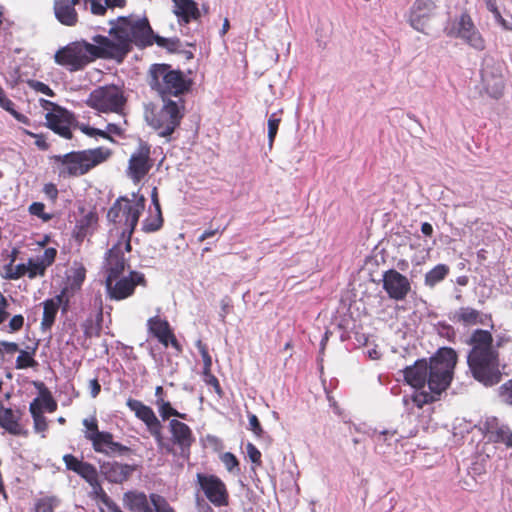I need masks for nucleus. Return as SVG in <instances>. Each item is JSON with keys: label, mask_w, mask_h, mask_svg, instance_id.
<instances>
[{"label": "nucleus", "mask_w": 512, "mask_h": 512, "mask_svg": "<svg viewBox=\"0 0 512 512\" xmlns=\"http://www.w3.org/2000/svg\"><path fill=\"white\" fill-rule=\"evenodd\" d=\"M137 285L146 286L145 275L138 271H130L128 276L117 279L105 278L107 296L111 300H124L133 295Z\"/></svg>", "instance_id": "obj_12"}, {"label": "nucleus", "mask_w": 512, "mask_h": 512, "mask_svg": "<svg viewBox=\"0 0 512 512\" xmlns=\"http://www.w3.org/2000/svg\"><path fill=\"white\" fill-rule=\"evenodd\" d=\"M132 197V201L125 196L119 197L107 213V218L110 222L124 226L120 236L122 240L129 239L131 241V236L138 224L139 217L145 208L146 199L143 195L133 193Z\"/></svg>", "instance_id": "obj_7"}, {"label": "nucleus", "mask_w": 512, "mask_h": 512, "mask_svg": "<svg viewBox=\"0 0 512 512\" xmlns=\"http://www.w3.org/2000/svg\"><path fill=\"white\" fill-rule=\"evenodd\" d=\"M149 74V85L161 98H182L190 89L191 82L184 73L172 69L168 64H153Z\"/></svg>", "instance_id": "obj_6"}, {"label": "nucleus", "mask_w": 512, "mask_h": 512, "mask_svg": "<svg viewBox=\"0 0 512 512\" xmlns=\"http://www.w3.org/2000/svg\"><path fill=\"white\" fill-rule=\"evenodd\" d=\"M488 439L496 443H503L507 447H512V432L507 425L502 424Z\"/></svg>", "instance_id": "obj_33"}, {"label": "nucleus", "mask_w": 512, "mask_h": 512, "mask_svg": "<svg viewBox=\"0 0 512 512\" xmlns=\"http://www.w3.org/2000/svg\"><path fill=\"white\" fill-rule=\"evenodd\" d=\"M148 331L158 339V341L168 347L171 345L177 352H182V346L173 334L167 320L154 316L147 321Z\"/></svg>", "instance_id": "obj_22"}, {"label": "nucleus", "mask_w": 512, "mask_h": 512, "mask_svg": "<svg viewBox=\"0 0 512 512\" xmlns=\"http://www.w3.org/2000/svg\"><path fill=\"white\" fill-rule=\"evenodd\" d=\"M480 425V429L485 433L487 438H489L490 435L496 432V430H498L502 424H500L498 418L490 416L486 417L485 420L480 423Z\"/></svg>", "instance_id": "obj_42"}, {"label": "nucleus", "mask_w": 512, "mask_h": 512, "mask_svg": "<svg viewBox=\"0 0 512 512\" xmlns=\"http://www.w3.org/2000/svg\"><path fill=\"white\" fill-rule=\"evenodd\" d=\"M24 317L22 315H15L9 322V327L12 331H18L23 327Z\"/></svg>", "instance_id": "obj_63"}, {"label": "nucleus", "mask_w": 512, "mask_h": 512, "mask_svg": "<svg viewBox=\"0 0 512 512\" xmlns=\"http://www.w3.org/2000/svg\"><path fill=\"white\" fill-rule=\"evenodd\" d=\"M456 363V351L450 347H442L429 362L426 359H420L404 369V378L409 385L422 389L427 384L430 390L429 392L415 391L412 400L417 407L422 408L425 404L438 400L453 379Z\"/></svg>", "instance_id": "obj_1"}, {"label": "nucleus", "mask_w": 512, "mask_h": 512, "mask_svg": "<svg viewBox=\"0 0 512 512\" xmlns=\"http://www.w3.org/2000/svg\"><path fill=\"white\" fill-rule=\"evenodd\" d=\"M71 294L72 293L69 290V288L68 287H64L60 291V293L55 296V297H60L61 298L60 308L62 310V313H66L69 310V303H70V295Z\"/></svg>", "instance_id": "obj_55"}, {"label": "nucleus", "mask_w": 512, "mask_h": 512, "mask_svg": "<svg viewBox=\"0 0 512 512\" xmlns=\"http://www.w3.org/2000/svg\"><path fill=\"white\" fill-rule=\"evenodd\" d=\"M127 407L135 413V416L142 410L145 406L140 400L129 398L126 402Z\"/></svg>", "instance_id": "obj_62"}, {"label": "nucleus", "mask_w": 512, "mask_h": 512, "mask_svg": "<svg viewBox=\"0 0 512 512\" xmlns=\"http://www.w3.org/2000/svg\"><path fill=\"white\" fill-rule=\"evenodd\" d=\"M131 249V241L129 239H119L117 243L107 250L103 262L105 278L117 279L123 276L125 268L128 266L125 253H129Z\"/></svg>", "instance_id": "obj_13"}, {"label": "nucleus", "mask_w": 512, "mask_h": 512, "mask_svg": "<svg viewBox=\"0 0 512 512\" xmlns=\"http://www.w3.org/2000/svg\"><path fill=\"white\" fill-rule=\"evenodd\" d=\"M246 450H247V454H248V457L251 460V462L256 465H260L261 464V452L257 449V447L254 444L249 442L246 445Z\"/></svg>", "instance_id": "obj_56"}, {"label": "nucleus", "mask_w": 512, "mask_h": 512, "mask_svg": "<svg viewBox=\"0 0 512 512\" xmlns=\"http://www.w3.org/2000/svg\"><path fill=\"white\" fill-rule=\"evenodd\" d=\"M63 461L65 463V466L68 470H71L75 473L78 474V472L80 471V469L83 467V465L85 464L84 461H81L79 460L78 458H76L74 455L72 454H66L63 456Z\"/></svg>", "instance_id": "obj_47"}, {"label": "nucleus", "mask_w": 512, "mask_h": 512, "mask_svg": "<svg viewBox=\"0 0 512 512\" xmlns=\"http://www.w3.org/2000/svg\"><path fill=\"white\" fill-rule=\"evenodd\" d=\"M482 312L471 307H460L450 313L449 319L455 323H461L463 326L469 327L478 323H484L482 320Z\"/></svg>", "instance_id": "obj_27"}, {"label": "nucleus", "mask_w": 512, "mask_h": 512, "mask_svg": "<svg viewBox=\"0 0 512 512\" xmlns=\"http://www.w3.org/2000/svg\"><path fill=\"white\" fill-rule=\"evenodd\" d=\"M136 417L145 423L159 449L164 450L166 453L173 452L172 445L165 442L162 434V424L151 407L145 405Z\"/></svg>", "instance_id": "obj_20"}, {"label": "nucleus", "mask_w": 512, "mask_h": 512, "mask_svg": "<svg viewBox=\"0 0 512 512\" xmlns=\"http://www.w3.org/2000/svg\"><path fill=\"white\" fill-rule=\"evenodd\" d=\"M57 503L58 501L55 497L41 498L35 504V512H54Z\"/></svg>", "instance_id": "obj_40"}, {"label": "nucleus", "mask_w": 512, "mask_h": 512, "mask_svg": "<svg viewBox=\"0 0 512 512\" xmlns=\"http://www.w3.org/2000/svg\"><path fill=\"white\" fill-rule=\"evenodd\" d=\"M25 274H27V266H26V264L20 263V264L14 266V271H13V273H10L8 275V279L9 280L19 279L20 277L24 276Z\"/></svg>", "instance_id": "obj_60"}, {"label": "nucleus", "mask_w": 512, "mask_h": 512, "mask_svg": "<svg viewBox=\"0 0 512 512\" xmlns=\"http://www.w3.org/2000/svg\"><path fill=\"white\" fill-rule=\"evenodd\" d=\"M54 16L64 26L73 27L78 23V13L68 0H54Z\"/></svg>", "instance_id": "obj_25"}, {"label": "nucleus", "mask_w": 512, "mask_h": 512, "mask_svg": "<svg viewBox=\"0 0 512 512\" xmlns=\"http://www.w3.org/2000/svg\"><path fill=\"white\" fill-rule=\"evenodd\" d=\"M33 418L34 428L37 432H43L47 429V420L44 415H36Z\"/></svg>", "instance_id": "obj_61"}, {"label": "nucleus", "mask_w": 512, "mask_h": 512, "mask_svg": "<svg viewBox=\"0 0 512 512\" xmlns=\"http://www.w3.org/2000/svg\"><path fill=\"white\" fill-rule=\"evenodd\" d=\"M43 102V106L52 105L56 108L53 112H48L46 114L47 126L60 135L63 138L71 139L72 132L70 130V120L72 115L64 108L56 106L54 103L48 100H41Z\"/></svg>", "instance_id": "obj_19"}, {"label": "nucleus", "mask_w": 512, "mask_h": 512, "mask_svg": "<svg viewBox=\"0 0 512 512\" xmlns=\"http://www.w3.org/2000/svg\"><path fill=\"white\" fill-rule=\"evenodd\" d=\"M150 147L146 143H140L136 152H134L128 165V173L134 182L143 179L151 168Z\"/></svg>", "instance_id": "obj_21"}, {"label": "nucleus", "mask_w": 512, "mask_h": 512, "mask_svg": "<svg viewBox=\"0 0 512 512\" xmlns=\"http://www.w3.org/2000/svg\"><path fill=\"white\" fill-rule=\"evenodd\" d=\"M281 122V117L277 112L272 113L268 118V148L271 150L273 148V143L275 137L278 132L279 124Z\"/></svg>", "instance_id": "obj_36"}, {"label": "nucleus", "mask_w": 512, "mask_h": 512, "mask_svg": "<svg viewBox=\"0 0 512 512\" xmlns=\"http://www.w3.org/2000/svg\"><path fill=\"white\" fill-rule=\"evenodd\" d=\"M480 74L487 94L494 99H499L505 88L502 65L492 56L485 55L482 59Z\"/></svg>", "instance_id": "obj_11"}, {"label": "nucleus", "mask_w": 512, "mask_h": 512, "mask_svg": "<svg viewBox=\"0 0 512 512\" xmlns=\"http://www.w3.org/2000/svg\"><path fill=\"white\" fill-rule=\"evenodd\" d=\"M97 216L93 212H89L86 215H84L79 221L78 226L81 230H85L88 227H90L92 224L96 223Z\"/></svg>", "instance_id": "obj_58"}, {"label": "nucleus", "mask_w": 512, "mask_h": 512, "mask_svg": "<svg viewBox=\"0 0 512 512\" xmlns=\"http://www.w3.org/2000/svg\"><path fill=\"white\" fill-rule=\"evenodd\" d=\"M220 459L229 472H233V470L239 466L236 456L231 452L223 453Z\"/></svg>", "instance_id": "obj_52"}, {"label": "nucleus", "mask_w": 512, "mask_h": 512, "mask_svg": "<svg viewBox=\"0 0 512 512\" xmlns=\"http://www.w3.org/2000/svg\"><path fill=\"white\" fill-rule=\"evenodd\" d=\"M382 282L389 298L395 301H403L411 291L409 279L395 269L385 271Z\"/></svg>", "instance_id": "obj_17"}, {"label": "nucleus", "mask_w": 512, "mask_h": 512, "mask_svg": "<svg viewBox=\"0 0 512 512\" xmlns=\"http://www.w3.org/2000/svg\"><path fill=\"white\" fill-rule=\"evenodd\" d=\"M247 417L249 420V430H251L257 438H263L266 433L263 430L258 417L251 412H248Z\"/></svg>", "instance_id": "obj_46"}, {"label": "nucleus", "mask_w": 512, "mask_h": 512, "mask_svg": "<svg viewBox=\"0 0 512 512\" xmlns=\"http://www.w3.org/2000/svg\"><path fill=\"white\" fill-rule=\"evenodd\" d=\"M491 13L493 14L494 20L497 24H499L504 30L512 31V22L503 18L499 9H496Z\"/></svg>", "instance_id": "obj_59"}, {"label": "nucleus", "mask_w": 512, "mask_h": 512, "mask_svg": "<svg viewBox=\"0 0 512 512\" xmlns=\"http://www.w3.org/2000/svg\"><path fill=\"white\" fill-rule=\"evenodd\" d=\"M403 437H405V435L400 434L397 430L378 431L375 429L373 438L376 452L390 461L391 455L396 450L400 438Z\"/></svg>", "instance_id": "obj_23"}, {"label": "nucleus", "mask_w": 512, "mask_h": 512, "mask_svg": "<svg viewBox=\"0 0 512 512\" xmlns=\"http://www.w3.org/2000/svg\"><path fill=\"white\" fill-rule=\"evenodd\" d=\"M110 155V149L98 147L77 152L72 151L64 155H55L54 160L65 166V170L61 173H67L69 176H80L106 161Z\"/></svg>", "instance_id": "obj_8"}, {"label": "nucleus", "mask_w": 512, "mask_h": 512, "mask_svg": "<svg viewBox=\"0 0 512 512\" xmlns=\"http://www.w3.org/2000/svg\"><path fill=\"white\" fill-rule=\"evenodd\" d=\"M436 8L433 0H415L408 15L411 27L419 32H424L428 21L435 14Z\"/></svg>", "instance_id": "obj_18"}, {"label": "nucleus", "mask_w": 512, "mask_h": 512, "mask_svg": "<svg viewBox=\"0 0 512 512\" xmlns=\"http://www.w3.org/2000/svg\"><path fill=\"white\" fill-rule=\"evenodd\" d=\"M173 12L177 16L180 25L198 20L201 16L198 5L193 0H179L174 4Z\"/></svg>", "instance_id": "obj_26"}, {"label": "nucleus", "mask_w": 512, "mask_h": 512, "mask_svg": "<svg viewBox=\"0 0 512 512\" xmlns=\"http://www.w3.org/2000/svg\"><path fill=\"white\" fill-rule=\"evenodd\" d=\"M161 106H155L145 112L147 124L157 131L160 137L168 138L180 126L185 116V101L183 98H161Z\"/></svg>", "instance_id": "obj_5"}, {"label": "nucleus", "mask_w": 512, "mask_h": 512, "mask_svg": "<svg viewBox=\"0 0 512 512\" xmlns=\"http://www.w3.org/2000/svg\"><path fill=\"white\" fill-rule=\"evenodd\" d=\"M151 505L153 506V512H175L168 501L161 495L151 493L149 495Z\"/></svg>", "instance_id": "obj_38"}, {"label": "nucleus", "mask_w": 512, "mask_h": 512, "mask_svg": "<svg viewBox=\"0 0 512 512\" xmlns=\"http://www.w3.org/2000/svg\"><path fill=\"white\" fill-rule=\"evenodd\" d=\"M499 397L502 402L512 406V379L499 387Z\"/></svg>", "instance_id": "obj_49"}, {"label": "nucleus", "mask_w": 512, "mask_h": 512, "mask_svg": "<svg viewBox=\"0 0 512 512\" xmlns=\"http://www.w3.org/2000/svg\"><path fill=\"white\" fill-rule=\"evenodd\" d=\"M450 268L446 264H438L425 274L424 283L426 286L434 287L443 281L449 274Z\"/></svg>", "instance_id": "obj_31"}, {"label": "nucleus", "mask_w": 512, "mask_h": 512, "mask_svg": "<svg viewBox=\"0 0 512 512\" xmlns=\"http://www.w3.org/2000/svg\"><path fill=\"white\" fill-rule=\"evenodd\" d=\"M163 225V218L161 211L156 212L154 216H150L143 220L142 230L146 233L158 231Z\"/></svg>", "instance_id": "obj_37"}, {"label": "nucleus", "mask_w": 512, "mask_h": 512, "mask_svg": "<svg viewBox=\"0 0 512 512\" xmlns=\"http://www.w3.org/2000/svg\"><path fill=\"white\" fill-rule=\"evenodd\" d=\"M447 34L448 36L461 38L465 43L477 51H483L486 47L484 38L475 27L471 17L467 13L461 14Z\"/></svg>", "instance_id": "obj_15"}, {"label": "nucleus", "mask_w": 512, "mask_h": 512, "mask_svg": "<svg viewBox=\"0 0 512 512\" xmlns=\"http://www.w3.org/2000/svg\"><path fill=\"white\" fill-rule=\"evenodd\" d=\"M158 408V412L162 420H168L170 417L177 415V410L172 407L171 403L165 399H159L155 401Z\"/></svg>", "instance_id": "obj_39"}, {"label": "nucleus", "mask_w": 512, "mask_h": 512, "mask_svg": "<svg viewBox=\"0 0 512 512\" xmlns=\"http://www.w3.org/2000/svg\"><path fill=\"white\" fill-rule=\"evenodd\" d=\"M26 266L27 275L30 279H33L38 275L43 276L45 274L46 268L38 260L30 258Z\"/></svg>", "instance_id": "obj_44"}, {"label": "nucleus", "mask_w": 512, "mask_h": 512, "mask_svg": "<svg viewBox=\"0 0 512 512\" xmlns=\"http://www.w3.org/2000/svg\"><path fill=\"white\" fill-rule=\"evenodd\" d=\"M168 428L171 439L170 441L165 440V442L171 444L172 449L177 446L180 450L179 455L184 459H189L191 446L195 441L191 428L177 419L170 420ZM171 454H175V450Z\"/></svg>", "instance_id": "obj_16"}, {"label": "nucleus", "mask_w": 512, "mask_h": 512, "mask_svg": "<svg viewBox=\"0 0 512 512\" xmlns=\"http://www.w3.org/2000/svg\"><path fill=\"white\" fill-rule=\"evenodd\" d=\"M0 426L8 431L10 434H20V425L18 423V417L14 414L10 408H2L0 410Z\"/></svg>", "instance_id": "obj_30"}, {"label": "nucleus", "mask_w": 512, "mask_h": 512, "mask_svg": "<svg viewBox=\"0 0 512 512\" xmlns=\"http://www.w3.org/2000/svg\"><path fill=\"white\" fill-rule=\"evenodd\" d=\"M82 424L86 428L84 437L91 442L95 452L108 457H127L133 454L130 447L114 441L112 433L99 431L98 421L95 417L83 419Z\"/></svg>", "instance_id": "obj_9"}, {"label": "nucleus", "mask_w": 512, "mask_h": 512, "mask_svg": "<svg viewBox=\"0 0 512 512\" xmlns=\"http://www.w3.org/2000/svg\"><path fill=\"white\" fill-rule=\"evenodd\" d=\"M81 131L90 136V137H94V136H100L104 139H107L111 142H114L113 138L104 130H100V129H97V128H94V127H90L88 125H82L81 126Z\"/></svg>", "instance_id": "obj_53"}, {"label": "nucleus", "mask_w": 512, "mask_h": 512, "mask_svg": "<svg viewBox=\"0 0 512 512\" xmlns=\"http://www.w3.org/2000/svg\"><path fill=\"white\" fill-rule=\"evenodd\" d=\"M45 205L41 202H33L28 210L31 215L37 216L44 221H49L51 219V215L44 212Z\"/></svg>", "instance_id": "obj_50"}, {"label": "nucleus", "mask_w": 512, "mask_h": 512, "mask_svg": "<svg viewBox=\"0 0 512 512\" xmlns=\"http://www.w3.org/2000/svg\"><path fill=\"white\" fill-rule=\"evenodd\" d=\"M61 298L53 297L46 299L43 305V316L41 320L42 331H49L55 323V319L60 309Z\"/></svg>", "instance_id": "obj_28"}, {"label": "nucleus", "mask_w": 512, "mask_h": 512, "mask_svg": "<svg viewBox=\"0 0 512 512\" xmlns=\"http://www.w3.org/2000/svg\"><path fill=\"white\" fill-rule=\"evenodd\" d=\"M435 328H436L439 336L446 338L450 342H454V340L456 338V332H455V329L453 328V326H451L450 324H448L446 322H438L435 325Z\"/></svg>", "instance_id": "obj_43"}, {"label": "nucleus", "mask_w": 512, "mask_h": 512, "mask_svg": "<svg viewBox=\"0 0 512 512\" xmlns=\"http://www.w3.org/2000/svg\"><path fill=\"white\" fill-rule=\"evenodd\" d=\"M36 348L32 350V352H28L25 350H20V353L16 359L15 368L16 369H26L30 367H35L38 365L37 361L33 358Z\"/></svg>", "instance_id": "obj_34"}, {"label": "nucleus", "mask_w": 512, "mask_h": 512, "mask_svg": "<svg viewBox=\"0 0 512 512\" xmlns=\"http://www.w3.org/2000/svg\"><path fill=\"white\" fill-rule=\"evenodd\" d=\"M467 343L471 346L467 364L473 378L486 387L498 384L502 379V372L499 352L493 347L492 334L488 330L476 329Z\"/></svg>", "instance_id": "obj_3"}, {"label": "nucleus", "mask_w": 512, "mask_h": 512, "mask_svg": "<svg viewBox=\"0 0 512 512\" xmlns=\"http://www.w3.org/2000/svg\"><path fill=\"white\" fill-rule=\"evenodd\" d=\"M135 470V465L123 464L117 461H107L100 465V473L107 481L115 484H121L128 480Z\"/></svg>", "instance_id": "obj_24"}, {"label": "nucleus", "mask_w": 512, "mask_h": 512, "mask_svg": "<svg viewBox=\"0 0 512 512\" xmlns=\"http://www.w3.org/2000/svg\"><path fill=\"white\" fill-rule=\"evenodd\" d=\"M102 35H95L92 40L95 44L85 40L75 41L60 48L54 55V61L70 72L83 70L90 62L97 58H109L108 50L98 39Z\"/></svg>", "instance_id": "obj_4"}, {"label": "nucleus", "mask_w": 512, "mask_h": 512, "mask_svg": "<svg viewBox=\"0 0 512 512\" xmlns=\"http://www.w3.org/2000/svg\"><path fill=\"white\" fill-rule=\"evenodd\" d=\"M110 39L106 36L98 37L108 50L110 59L122 61L131 51L132 45L143 49L153 45L155 33L147 17L137 18L134 15L119 16L109 21Z\"/></svg>", "instance_id": "obj_2"}, {"label": "nucleus", "mask_w": 512, "mask_h": 512, "mask_svg": "<svg viewBox=\"0 0 512 512\" xmlns=\"http://www.w3.org/2000/svg\"><path fill=\"white\" fill-rule=\"evenodd\" d=\"M124 500L131 512H153L150 499L143 492H127Z\"/></svg>", "instance_id": "obj_29"}, {"label": "nucleus", "mask_w": 512, "mask_h": 512, "mask_svg": "<svg viewBox=\"0 0 512 512\" xmlns=\"http://www.w3.org/2000/svg\"><path fill=\"white\" fill-rule=\"evenodd\" d=\"M156 43L159 47L165 48L168 52L175 53L181 47V41L179 38H165L155 34V39L153 40V44Z\"/></svg>", "instance_id": "obj_35"}, {"label": "nucleus", "mask_w": 512, "mask_h": 512, "mask_svg": "<svg viewBox=\"0 0 512 512\" xmlns=\"http://www.w3.org/2000/svg\"><path fill=\"white\" fill-rule=\"evenodd\" d=\"M88 3L90 4V11L93 15L96 16H103L107 12V6L105 1L101 0H88Z\"/></svg>", "instance_id": "obj_54"}, {"label": "nucleus", "mask_w": 512, "mask_h": 512, "mask_svg": "<svg viewBox=\"0 0 512 512\" xmlns=\"http://www.w3.org/2000/svg\"><path fill=\"white\" fill-rule=\"evenodd\" d=\"M28 86L35 90L36 92H40L42 94H45L48 97H54L55 92L45 83L38 81V80H28L27 81Z\"/></svg>", "instance_id": "obj_48"}, {"label": "nucleus", "mask_w": 512, "mask_h": 512, "mask_svg": "<svg viewBox=\"0 0 512 512\" xmlns=\"http://www.w3.org/2000/svg\"><path fill=\"white\" fill-rule=\"evenodd\" d=\"M57 255V250L55 248L49 247L44 250V253L37 258V260L44 265L45 268L49 267L55 261Z\"/></svg>", "instance_id": "obj_51"}, {"label": "nucleus", "mask_w": 512, "mask_h": 512, "mask_svg": "<svg viewBox=\"0 0 512 512\" xmlns=\"http://www.w3.org/2000/svg\"><path fill=\"white\" fill-rule=\"evenodd\" d=\"M42 403L44 405V407L49 411V412H53L56 410L57 408V404L56 402L53 400V398L51 397L50 393L49 392H46L45 395H43V398H42Z\"/></svg>", "instance_id": "obj_64"}, {"label": "nucleus", "mask_w": 512, "mask_h": 512, "mask_svg": "<svg viewBox=\"0 0 512 512\" xmlns=\"http://www.w3.org/2000/svg\"><path fill=\"white\" fill-rule=\"evenodd\" d=\"M203 360V371L208 372L212 367V358L209 355L208 348L200 339L195 343Z\"/></svg>", "instance_id": "obj_45"}, {"label": "nucleus", "mask_w": 512, "mask_h": 512, "mask_svg": "<svg viewBox=\"0 0 512 512\" xmlns=\"http://www.w3.org/2000/svg\"><path fill=\"white\" fill-rule=\"evenodd\" d=\"M78 475L81 476L92 489H99L103 495H105V491L103 490L99 479L97 469L90 463L85 462L83 467L78 472Z\"/></svg>", "instance_id": "obj_32"}, {"label": "nucleus", "mask_w": 512, "mask_h": 512, "mask_svg": "<svg viewBox=\"0 0 512 512\" xmlns=\"http://www.w3.org/2000/svg\"><path fill=\"white\" fill-rule=\"evenodd\" d=\"M203 376H204V381L206 382V384L212 386L215 390V392L218 394V395H221L222 393V390H221V387H220V384H219V381L218 379L211 373V370H209L208 372L206 371H203Z\"/></svg>", "instance_id": "obj_57"}, {"label": "nucleus", "mask_w": 512, "mask_h": 512, "mask_svg": "<svg viewBox=\"0 0 512 512\" xmlns=\"http://www.w3.org/2000/svg\"><path fill=\"white\" fill-rule=\"evenodd\" d=\"M85 280V270L83 268L76 269L72 275L69 277V290L71 293H75L77 290L81 288L82 283Z\"/></svg>", "instance_id": "obj_41"}, {"label": "nucleus", "mask_w": 512, "mask_h": 512, "mask_svg": "<svg viewBox=\"0 0 512 512\" xmlns=\"http://www.w3.org/2000/svg\"><path fill=\"white\" fill-rule=\"evenodd\" d=\"M196 482L206 498L215 507L229 505V493L226 484L214 474L197 473Z\"/></svg>", "instance_id": "obj_14"}, {"label": "nucleus", "mask_w": 512, "mask_h": 512, "mask_svg": "<svg viewBox=\"0 0 512 512\" xmlns=\"http://www.w3.org/2000/svg\"><path fill=\"white\" fill-rule=\"evenodd\" d=\"M126 103L124 93L118 86L106 85L94 89L88 96L86 104L99 112L120 113Z\"/></svg>", "instance_id": "obj_10"}]
</instances>
